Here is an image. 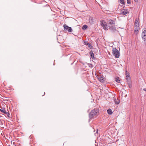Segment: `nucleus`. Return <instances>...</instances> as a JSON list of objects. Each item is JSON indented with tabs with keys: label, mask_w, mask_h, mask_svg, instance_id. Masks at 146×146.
<instances>
[{
	"label": "nucleus",
	"mask_w": 146,
	"mask_h": 146,
	"mask_svg": "<svg viewBox=\"0 0 146 146\" xmlns=\"http://www.w3.org/2000/svg\"><path fill=\"white\" fill-rule=\"evenodd\" d=\"M0 111L3 113H5V108H2L1 109H0Z\"/></svg>",
	"instance_id": "a211bd4d"
},
{
	"label": "nucleus",
	"mask_w": 146,
	"mask_h": 146,
	"mask_svg": "<svg viewBox=\"0 0 146 146\" xmlns=\"http://www.w3.org/2000/svg\"><path fill=\"white\" fill-rule=\"evenodd\" d=\"M90 55L91 57L93 59H95V57H94V54L93 53V52L92 50H91L89 52Z\"/></svg>",
	"instance_id": "0eeeda50"
},
{
	"label": "nucleus",
	"mask_w": 146,
	"mask_h": 146,
	"mask_svg": "<svg viewBox=\"0 0 146 146\" xmlns=\"http://www.w3.org/2000/svg\"><path fill=\"white\" fill-rule=\"evenodd\" d=\"M99 80L102 82H104V78L103 77H100L98 78Z\"/></svg>",
	"instance_id": "9d476101"
},
{
	"label": "nucleus",
	"mask_w": 146,
	"mask_h": 146,
	"mask_svg": "<svg viewBox=\"0 0 146 146\" xmlns=\"http://www.w3.org/2000/svg\"><path fill=\"white\" fill-rule=\"evenodd\" d=\"M142 38L144 40V44H146V36H142Z\"/></svg>",
	"instance_id": "ddd939ff"
},
{
	"label": "nucleus",
	"mask_w": 146,
	"mask_h": 146,
	"mask_svg": "<svg viewBox=\"0 0 146 146\" xmlns=\"http://www.w3.org/2000/svg\"><path fill=\"white\" fill-rule=\"evenodd\" d=\"M98 111L97 109L92 110L89 114V117L90 119L96 117L97 115Z\"/></svg>",
	"instance_id": "f03ea898"
},
{
	"label": "nucleus",
	"mask_w": 146,
	"mask_h": 146,
	"mask_svg": "<svg viewBox=\"0 0 146 146\" xmlns=\"http://www.w3.org/2000/svg\"><path fill=\"white\" fill-rule=\"evenodd\" d=\"M125 75L126 78H128L130 77L129 74L128 72L127 71L125 72Z\"/></svg>",
	"instance_id": "f3484780"
},
{
	"label": "nucleus",
	"mask_w": 146,
	"mask_h": 146,
	"mask_svg": "<svg viewBox=\"0 0 146 146\" xmlns=\"http://www.w3.org/2000/svg\"><path fill=\"white\" fill-rule=\"evenodd\" d=\"M87 26L86 25H84L83 26L82 29L83 30H85L87 28Z\"/></svg>",
	"instance_id": "412c9836"
},
{
	"label": "nucleus",
	"mask_w": 146,
	"mask_h": 146,
	"mask_svg": "<svg viewBox=\"0 0 146 146\" xmlns=\"http://www.w3.org/2000/svg\"><path fill=\"white\" fill-rule=\"evenodd\" d=\"M135 29L134 30V33H135L137 35L138 32L139 31V27H135Z\"/></svg>",
	"instance_id": "9b49d317"
},
{
	"label": "nucleus",
	"mask_w": 146,
	"mask_h": 146,
	"mask_svg": "<svg viewBox=\"0 0 146 146\" xmlns=\"http://www.w3.org/2000/svg\"><path fill=\"white\" fill-rule=\"evenodd\" d=\"M107 112L108 114L111 115L112 114V111L110 109H109L107 110Z\"/></svg>",
	"instance_id": "4468645a"
},
{
	"label": "nucleus",
	"mask_w": 146,
	"mask_h": 146,
	"mask_svg": "<svg viewBox=\"0 0 146 146\" xmlns=\"http://www.w3.org/2000/svg\"><path fill=\"white\" fill-rule=\"evenodd\" d=\"M130 0H127V3L128 4H130L131 3L130 2Z\"/></svg>",
	"instance_id": "b1692460"
},
{
	"label": "nucleus",
	"mask_w": 146,
	"mask_h": 146,
	"mask_svg": "<svg viewBox=\"0 0 146 146\" xmlns=\"http://www.w3.org/2000/svg\"><path fill=\"white\" fill-rule=\"evenodd\" d=\"M119 2L120 3L122 4H124V0H119Z\"/></svg>",
	"instance_id": "4be33fe9"
},
{
	"label": "nucleus",
	"mask_w": 146,
	"mask_h": 146,
	"mask_svg": "<svg viewBox=\"0 0 146 146\" xmlns=\"http://www.w3.org/2000/svg\"><path fill=\"white\" fill-rule=\"evenodd\" d=\"M63 27H64V30L68 32H72V30L71 27H69L66 24L63 25Z\"/></svg>",
	"instance_id": "20e7f679"
},
{
	"label": "nucleus",
	"mask_w": 146,
	"mask_h": 146,
	"mask_svg": "<svg viewBox=\"0 0 146 146\" xmlns=\"http://www.w3.org/2000/svg\"><path fill=\"white\" fill-rule=\"evenodd\" d=\"M115 81L117 82H118V83L120 82V81L119 80V77H116L115 78Z\"/></svg>",
	"instance_id": "aec40b11"
},
{
	"label": "nucleus",
	"mask_w": 146,
	"mask_h": 146,
	"mask_svg": "<svg viewBox=\"0 0 146 146\" xmlns=\"http://www.w3.org/2000/svg\"><path fill=\"white\" fill-rule=\"evenodd\" d=\"M113 55L115 56L116 58H119L120 55L119 52L118 50L116 48H113Z\"/></svg>",
	"instance_id": "7ed1b4c3"
},
{
	"label": "nucleus",
	"mask_w": 146,
	"mask_h": 146,
	"mask_svg": "<svg viewBox=\"0 0 146 146\" xmlns=\"http://www.w3.org/2000/svg\"><path fill=\"white\" fill-rule=\"evenodd\" d=\"M4 113L6 114L9 117L10 114L9 112H6L5 111V113Z\"/></svg>",
	"instance_id": "5701e85b"
},
{
	"label": "nucleus",
	"mask_w": 146,
	"mask_h": 146,
	"mask_svg": "<svg viewBox=\"0 0 146 146\" xmlns=\"http://www.w3.org/2000/svg\"><path fill=\"white\" fill-rule=\"evenodd\" d=\"M144 30H143L142 36H146V28H144Z\"/></svg>",
	"instance_id": "f8f14e48"
},
{
	"label": "nucleus",
	"mask_w": 146,
	"mask_h": 146,
	"mask_svg": "<svg viewBox=\"0 0 146 146\" xmlns=\"http://www.w3.org/2000/svg\"><path fill=\"white\" fill-rule=\"evenodd\" d=\"M123 10H124V11H122L121 12L122 14L125 15L128 13V12L127 10L125 9H123Z\"/></svg>",
	"instance_id": "1a4fd4ad"
},
{
	"label": "nucleus",
	"mask_w": 146,
	"mask_h": 146,
	"mask_svg": "<svg viewBox=\"0 0 146 146\" xmlns=\"http://www.w3.org/2000/svg\"><path fill=\"white\" fill-rule=\"evenodd\" d=\"M98 129H97V131H96V133H98Z\"/></svg>",
	"instance_id": "bb28decb"
},
{
	"label": "nucleus",
	"mask_w": 146,
	"mask_h": 146,
	"mask_svg": "<svg viewBox=\"0 0 146 146\" xmlns=\"http://www.w3.org/2000/svg\"><path fill=\"white\" fill-rule=\"evenodd\" d=\"M126 80H127L128 84H130L131 83V79L130 77L126 78Z\"/></svg>",
	"instance_id": "2eb2a0df"
},
{
	"label": "nucleus",
	"mask_w": 146,
	"mask_h": 146,
	"mask_svg": "<svg viewBox=\"0 0 146 146\" xmlns=\"http://www.w3.org/2000/svg\"><path fill=\"white\" fill-rule=\"evenodd\" d=\"M89 22L91 24H92L93 23L94 21L92 17H90L89 18Z\"/></svg>",
	"instance_id": "dca6fc26"
},
{
	"label": "nucleus",
	"mask_w": 146,
	"mask_h": 146,
	"mask_svg": "<svg viewBox=\"0 0 146 146\" xmlns=\"http://www.w3.org/2000/svg\"><path fill=\"white\" fill-rule=\"evenodd\" d=\"M134 25L135 27H139V23L138 21L137 20H135Z\"/></svg>",
	"instance_id": "6e6552de"
},
{
	"label": "nucleus",
	"mask_w": 146,
	"mask_h": 146,
	"mask_svg": "<svg viewBox=\"0 0 146 146\" xmlns=\"http://www.w3.org/2000/svg\"><path fill=\"white\" fill-rule=\"evenodd\" d=\"M89 66L90 67V68H92L93 67V66L92 65V64H89Z\"/></svg>",
	"instance_id": "393cba45"
},
{
	"label": "nucleus",
	"mask_w": 146,
	"mask_h": 146,
	"mask_svg": "<svg viewBox=\"0 0 146 146\" xmlns=\"http://www.w3.org/2000/svg\"><path fill=\"white\" fill-rule=\"evenodd\" d=\"M114 102L116 104H118L119 103V100H116L115 99L114 100Z\"/></svg>",
	"instance_id": "6ab92c4d"
},
{
	"label": "nucleus",
	"mask_w": 146,
	"mask_h": 146,
	"mask_svg": "<svg viewBox=\"0 0 146 146\" xmlns=\"http://www.w3.org/2000/svg\"><path fill=\"white\" fill-rule=\"evenodd\" d=\"M101 25L103 29L105 30L109 29L112 32H114L116 31V28L115 26H108V27L107 23L104 21L102 20L101 21Z\"/></svg>",
	"instance_id": "f257e3e1"
},
{
	"label": "nucleus",
	"mask_w": 146,
	"mask_h": 146,
	"mask_svg": "<svg viewBox=\"0 0 146 146\" xmlns=\"http://www.w3.org/2000/svg\"><path fill=\"white\" fill-rule=\"evenodd\" d=\"M84 44L85 45H87L88 47L90 49H92L93 47V46L91 44L87 41H84Z\"/></svg>",
	"instance_id": "423d86ee"
},
{
	"label": "nucleus",
	"mask_w": 146,
	"mask_h": 146,
	"mask_svg": "<svg viewBox=\"0 0 146 146\" xmlns=\"http://www.w3.org/2000/svg\"><path fill=\"white\" fill-rule=\"evenodd\" d=\"M135 1V2H136V1H137V0H134Z\"/></svg>",
	"instance_id": "cd10ccee"
},
{
	"label": "nucleus",
	"mask_w": 146,
	"mask_h": 146,
	"mask_svg": "<svg viewBox=\"0 0 146 146\" xmlns=\"http://www.w3.org/2000/svg\"><path fill=\"white\" fill-rule=\"evenodd\" d=\"M129 84V88H131V85L130 84Z\"/></svg>",
	"instance_id": "a878e982"
},
{
	"label": "nucleus",
	"mask_w": 146,
	"mask_h": 146,
	"mask_svg": "<svg viewBox=\"0 0 146 146\" xmlns=\"http://www.w3.org/2000/svg\"><path fill=\"white\" fill-rule=\"evenodd\" d=\"M108 24L109 26H111L112 25H114L115 24V21L111 19H110L108 21Z\"/></svg>",
	"instance_id": "39448f33"
}]
</instances>
